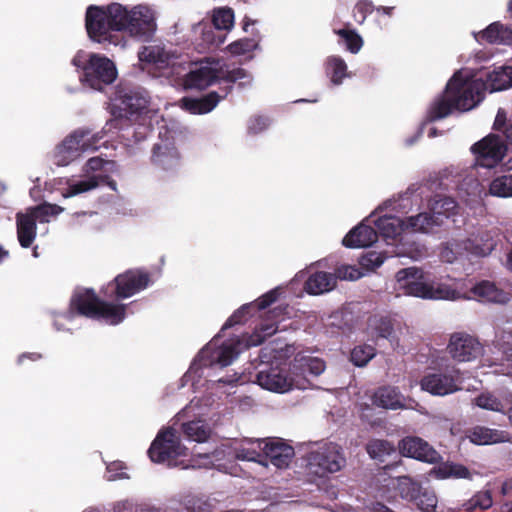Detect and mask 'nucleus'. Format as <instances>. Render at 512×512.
I'll list each match as a JSON object with an SVG mask.
<instances>
[{"instance_id": "3c124183", "label": "nucleus", "mask_w": 512, "mask_h": 512, "mask_svg": "<svg viewBox=\"0 0 512 512\" xmlns=\"http://www.w3.org/2000/svg\"><path fill=\"white\" fill-rule=\"evenodd\" d=\"M257 45L256 40L253 38H242L230 43L227 49L233 55H244L253 51Z\"/></svg>"}, {"instance_id": "1a4fd4ad", "label": "nucleus", "mask_w": 512, "mask_h": 512, "mask_svg": "<svg viewBox=\"0 0 512 512\" xmlns=\"http://www.w3.org/2000/svg\"><path fill=\"white\" fill-rule=\"evenodd\" d=\"M390 487L397 495L408 502H413L424 512H434L437 506L435 493L423 488L421 483L410 476H399L391 480Z\"/></svg>"}, {"instance_id": "7ed1b4c3", "label": "nucleus", "mask_w": 512, "mask_h": 512, "mask_svg": "<svg viewBox=\"0 0 512 512\" xmlns=\"http://www.w3.org/2000/svg\"><path fill=\"white\" fill-rule=\"evenodd\" d=\"M396 279L404 294L424 299H460V292L446 284H438L436 287L428 274L416 267L399 270Z\"/></svg>"}, {"instance_id": "864d4df0", "label": "nucleus", "mask_w": 512, "mask_h": 512, "mask_svg": "<svg viewBox=\"0 0 512 512\" xmlns=\"http://www.w3.org/2000/svg\"><path fill=\"white\" fill-rule=\"evenodd\" d=\"M374 11V5L369 0H360L353 9V18L358 24L364 23L366 17Z\"/></svg>"}, {"instance_id": "c9c22d12", "label": "nucleus", "mask_w": 512, "mask_h": 512, "mask_svg": "<svg viewBox=\"0 0 512 512\" xmlns=\"http://www.w3.org/2000/svg\"><path fill=\"white\" fill-rule=\"evenodd\" d=\"M264 439L245 440L236 449V458L264 465Z\"/></svg>"}, {"instance_id": "774afa93", "label": "nucleus", "mask_w": 512, "mask_h": 512, "mask_svg": "<svg viewBox=\"0 0 512 512\" xmlns=\"http://www.w3.org/2000/svg\"><path fill=\"white\" fill-rule=\"evenodd\" d=\"M504 136L508 144L512 145V120L508 122V126L504 130Z\"/></svg>"}, {"instance_id": "393cba45", "label": "nucleus", "mask_w": 512, "mask_h": 512, "mask_svg": "<svg viewBox=\"0 0 512 512\" xmlns=\"http://www.w3.org/2000/svg\"><path fill=\"white\" fill-rule=\"evenodd\" d=\"M468 438L477 445H490L510 442L512 436L508 431L477 425L468 430Z\"/></svg>"}, {"instance_id": "423d86ee", "label": "nucleus", "mask_w": 512, "mask_h": 512, "mask_svg": "<svg viewBox=\"0 0 512 512\" xmlns=\"http://www.w3.org/2000/svg\"><path fill=\"white\" fill-rule=\"evenodd\" d=\"M148 95L136 89H119L111 106L113 119L107 122V126L122 129L124 121H137L148 111Z\"/></svg>"}, {"instance_id": "72a5a7b5", "label": "nucleus", "mask_w": 512, "mask_h": 512, "mask_svg": "<svg viewBox=\"0 0 512 512\" xmlns=\"http://www.w3.org/2000/svg\"><path fill=\"white\" fill-rule=\"evenodd\" d=\"M405 223L406 231L408 232L428 233L434 227L441 226L443 220L433 215L432 212H421L417 215L406 217Z\"/></svg>"}, {"instance_id": "f257e3e1", "label": "nucleus", "mask_w": 512, "mask_h": 512, "mask_svg": "<svg viewBox=\"0 0 512 512\" xmlns=\"http://www.w3.org/2000/svg\"><path fill=\"white\" fill-rule=\"evenodd\" d=\"M289 314L288 304H281L269 310L252 334L223 343L215 352L210 364H218L221 367L229 366L242 351L252 346L261 345L266 338L274 335L278 331V324Z\"/></svg>"}, {"instance_id": "9b49d317", "label": "nucleus", "mask_w": 512, "mask_h": 512, "mask_svg": "<svg viewBox=\"0 0 512 512\" xmlns=\"http://www.w3.org/2000/svg\"><path fill=\"white\" fill-rule=\"evenodd\" d=\"M187 448L181 444L175 429L168 427L161 430L148 449V456L152 462L171 465L172 461L180 456H186Z\"/></svg>"}, {"instance_id": "09e8293b", "label": "nucleus", "mask_w": 512, "mask_h": 512, "mask_svg": "<svg viewBox=\"0 0 512 512\" xmlns=\"http://www.w3.org/2000/svg\"><path fill=\"white\" fill-rule=\"evenodd\" d=\"M280 353V349L274 348L272 344L262 347L259 351L258 357L253 360V363L259 362V369L264 368L266 365H275Z\"/></svg>"}, {"instance_id": "79ce46f5", "label": "nucleus", "mask_w": 512, "mask_h": 512, "mask_svg": "<svg viewBox=\"0 0 512 512\" xmlns=\"http://www.w3.org/2000/svg\"><path fill=\"white\" fill-rule=\"evenodd\" d=\"M433 472L439 479L446 478H468L470 472L467 467L461 464L445 463L437 468H433Z\"/></svg>"}, {"instance_id": "de8ad7c7", "label": "nucleus", "mask_w": 512, "mask_h": 512, "mask_svg": "<svg viewBox=\"0 0 512 512\" xmlns=\"http://www.w3.org/2000/svg\"><path fill=\"white\" fill-rule=\"evenodd\" d=\"M492 496L489 491L478 492L475 494L465 505L467 512L474 511L479 508L480 510H486L492 506Z\"/></svg>"}, {"instance_id": "0eeeda50", "label": "nucleus", "mask_w": 512, "mask_h": 512, "mask_svg": "<svg viewBox=\"0 0 512 512\" xmlns=\"http://www.w3.org/2000/svg\"><path fill=\"white\" fill-rule=\"evenodd\" d=\"M103 137V131L92 133L88 128H79L73 131L57 146L56 164L66 166L80 157L82 153L97 150Z\"/></svg>"}, {"instance_id": "e2e57ef3", "label": "nucleus", "mask_w": 512, "mask_h": 512, "mask_svg": "<svg viewBox=\"0 0 512 512\" xmlns=\"http://www.w3.org/2000/svg\"><path fill=\"white\" fill-rule=\"evenodd\" d=\"M499 40L497 44L512 45V29L500 23Z\"/></svg>"}, {"instance_id": "f8f14e48", "label": "nucleus", "mask_w": 512, "mask_h": 512, "mask_svg": "<svg viewBox=\"0 0 512 512\" xmlns=\"http://www.w3.org/2000/svg\"><path fill=\"white\" fill-rule=\"evenodd\" d=\"M114 3L106 7L89 6L85 15V27L88 36L99 43L105 42L110 37L111 31H118V21L114 18L112 7Z\"/></svg>"}, {"instance_id": "4be33fe9", "label": "nucleus", "mask_w": 512, "mask_h": 512, "mask_svg": "<svg viewBox=\"0 0 512 512\" xmlns=\"http://www.w3.org/2000/svg\"><path fill=\"white\" fill-rule=\"evenodd\" d=\"M398 448L403 456L422 462L435 464L441 459L440 454L420 437L407 436L399 442Z\"/></svg>"}, {"instance_id": "20e7f679", "label": "nucleus", "mask_w": 512, "mask_h": 512, "mask_svg": "<svg viewBox=\"0 0 512 512\" xmlns=\"http://www.w3.org/2000/svg\"><path fill=\"white\" fill-rule=\"evenodd\" d=\"M481 84L466 85L465 81L454 75L447 83L445 96L439 99L430 111L432 121L448 116L452 110L469 111L476 105L473 94L477 95Z\"/></svg>"}, {"instance_id": "412c9836", "label": "nucleus", "mask_w": 512, "mask_h": 512, "mask_svg": "<svg viewBox=\"0 0 512 512\" xmlns=\"http://www.w3.org/2000/svg\"><path fill=\"white\" fill-rule=\"evenodd\" d=\"M151 163L157 169L168 173H174L179 169L180 154L173 139H160L153 145Z\"/></svg>"}, {"instance_id": "2eb2a0df", "label": "nucleus", "mask_w": 512, "mask_h": 512, "mask_svg": "<svg viewBox=\"0 0 512 512\" xmlns=\"http://www.w3.org/2000/svg\"><path fill=\"white\" fill-rule=\"evenodd\" d=\"M84 81L94 89H102L104 85L111 84L117 71L114 63L107 57L92 54L83 67Z\"/></svg>"}, {"instance_id": "39448f33", "label": "nucleus", "mask_w": 512, "mask_h": 512, "mask_svg": "<svg viewBox=\"0 0 512 512\" xmlns=\"http://www.w3.org/2000/svg\"><path fill=\"white\" fill-rule=\"evenodd\" d=\"M112 12L118 21V31L145 41L153 37L157 25L152 10L147 6L137 5L129 10L122 4L114 3Z\"/></svg>"}, {"instance_id": "bf43d9fd", "label": "nucleus", "mask_w": 512, "mask_h": 512, "mask_svg": "<svg viewBox=\"0 0 512 512\" xmlns=\"http://www.w3.org/2000/svg\"><path fill=\"white\" fill-rule=\"evenodd\" d=\"M27 213L31 215L34 220L40 223H45L49 221V210L47 209L46 202L34 207L27 209Z\"/></svg>"}, {"instance_id": "49530a36", "label": "nucleus", "mask_w": 512, "mask_h": 512, "mask_svg": "<svg viewBox=\"0 0 512 512\" xmlns=\"http://www.w3.org/2000/svg\"><path fill=\"white\" fill-rule=\"evenodd\" d=\"M213 25L219 30H229L234 22V12L231 8H219L214 11Z\"/></svg>"}, {"instance_id": "0e129e2a", "label": "nucleus", "mask_w": 512, "mask_h": 512, "mask_svg": "<svg viewBox=\"0 0 512 512\" xmlns=\"http://www.w3.org/2000/svg\"><path fill=\"white\" fill-rule=\"evenodd\" d=\"M105 161L100 157H92L86 162V171H98L104 167Z\"/></svg>"}, {"instance_id": "a878e982", "label": "nucleus", "mask_w": 512, "mask_h": 512, "mask_svg": "<svg viewBox=\"0 0 512 512\" xmlns=\"http://www.w3.org/2000/svg\"><path fill=\"white\" fill-rule=\"evenodd\" d=\"M378 240L377 231L363 223L357 225L343 238L342 244L348 248L369 247Z\"/></svg>"}, {"instance_id": "ea45409f", "label": "nucleus", "mask_w": 512, "mask_h": 512, "mask_svg": "<svg viewBox=\"0 0 512 512\" xmlns=\"http://www.w3.org/2000/svg\"><path fill=\"white\" fill-rule=\"evenodd\" d=\"M367 453L372 459L383 462L386 456L395 452L394 446L387 440L373 439L366 446Z\"/></svg>"}, {"instance_id": "dca6fc26", "label": "nucleus", "mask_w": 512, "mask_h": 512, "mask_svg": "<svg viewBox=\"0 0 512 512\" xmlns=\"http://www.w3.org/2000/svg\"><path fill=\"white\" fill-rule=\"evenodd\" d=\"M256 380L262 388L272 392L284 393L295 388L289 368L287 369L285 364L281 366L279 361H276L275 365L260 368Z\"/></svg>"}, {"instance_id": "b1692460", "label": "nucleus", "mask_w": 512, "mask_h": 512, "mask_svg": "<svg viewBox=\"0 0 512 512\" xmlns=\"http://www.w3.org/2000/svg\"><path fill=\"white\" fill-rule=\"evenodd\" d=\"M141 62L154 65L158 69H165L178 63L180 54L176 50H167L162 44H149L143 46L138 52Z\"/></svg>"}, {"instance_id": "a19ab883", "label": "nucleus", "mask_w": 512, "mask_h": 512, "mask_svg": "<svg viewBox=\"0 0 512 512\" xmlns=\"http://www.w3.org/2000/svg\"><path fill=\"white\" fill-rule=\"evenodd\" d=\"M457 209V202L448 196H439L431 205L433 215L438 216L442 220L443 217L448 218L450 215L456 214Z\"/></svg>"}, {"instance_id": "4468645a", "label": "nucleus", "mask_w": 512, "mask_h": 512, "mask_svg": "<svg viewBox=\"0 0 512 512\" xmlns=\"http://www.w3.org/2000/svg\"><path fill=\"white\" fill-rule=\"evenodd\" d=\"M325 367V362L322 359L304 352L297 353L289 364V372H291L295 388H309L311 386L309 377L321 375Z\"/></svg>"}, {"instance_id": "e433bc0d", "label": "nucleus", "mask_w": 512, "mask_h": 512, "mask_svg": "<svg viewBox=\"0 0 512 512\" xmlns=\"http://www.w3.org/2000/svg\"><path fill=\"white\" fill-rule=\"evenodd\" d=\"M109 177L107 175H98L92 176L88 179L81 180L75 183H72L68 186V189L65 193H63L64 197L75 196L80 193H84L90 191L96 187H98L101 183L108 181Z\"/></svg>"}, {"instance_id": "4d7b16f0", "label": "nucleus", "mask_w": 512, "mask_h": 512, "mask_svg": "<svg viewBox=\"0 0 512 512\" xmlns=\"http://www.w3.org/2000/svg\"><path fill=\"white\" fill-rule=\"evenodd\" d=\"M247 76V72L243 68H234L232 70H225L221 65V73L219 76V81H225L229 84L235 83L238 80L244 79Z\"/></svg>"}, {"instance_id": "f704fd0d", "label": "nucleus", "mask_w": 512, "mask_h": 512, "mask_svg": "<svg viewBox=\"0 0 512 512\" xmlns=\"http://www.w3.org/2000/svg\"><path fill=\"white\" fill-rule=\"evenodd\" d=\"M375 225L380 235L386 240H397L406 231L405 219L397 216L385 215L380 217Z\"/></svg>"}, {"instance_id": "69168bd1", "label": "nucleus", "mask_w": 512, "mask_h": 512, "mask_svg": "<svg viewBox=\"0 0 512 512\" xmlns=\"http://www.w3.org/2000/svg\"><path fill=\"white\" fill-rule=\"evenodd\" d=\"M42 358V355L37 352H27L23 353L18 357V364H22L25 359H29L31 361H38Z\"/></svg>"}, {"instance_id": "13d9d810", "label": "nucleus", "mask_w": 512, "mask_h": 512, "mask_svg": "<svg viewBox=\"0 0 512 512\" xmlns=\"http://www.w3.org/2000/svg\"><path fill=\"white\" fill-rule=\"evenodd\" d=\"M269 125V120L265 116L255 115L252 116L247 125V130L249 134H258L263 132Z\"/></svg>"}, {"instance_id": "ddd939ff", "label": "nucleus", "mask_w": 512, "mask_h": 512, "mask_svg": "<svg viewBox=\"0 0 512 512\" xmlns=\"http://www.w3.org/2000/svg\"><path fill=\"white\" fill-rule=\"evenodd\" d=\"M462 382L460 370L451 367L425 374L420 380V386L432 395L445 396L462 390Z\"/></svg>"}, {"instance_id": "8fccbe9b", "label": "nucleus", "mask_w": 512, "mask_h": 512, "mask_svg": "<svg viewBox=\"0 0 512 512\" xmlns=\"http://www.w3.org/2000/svg\"><path fill=\"white\" fill-rule=\"evenodd\" d=\"M254 308V304H244L237 309L225 322L222 330L229 329L237 324H241L247 320V316L251 314V310Z\"/></svg>"}, {"instance_id": "7c9ffc66", "label": "nucleus", "mask_w": 512, "mask_h": 512, "mask_svg": "<svg viewBox=\"0 0 512 512\" xmlns=\"http://www.w3.org/2000/svg\"><path fill=\"white\" fill-rule=\"evenodd\" d=\"M221 97L212 91L200 97H184L181 99L182 107L191 114H206L211 112L219 103Z\"/></svg>"}, {"instance_id": "cd10ccee", "label": "nucleus", "mask_w": 512, "mask_h": 512, "mask_svg": "<svg viewBox=\"0 0 512 512\" xmlns=\"http://www.w3.org/2000/svg\"><path fill=\"white\" fill-rule=\"evenodd\" d=\"M497 241L492 231H481L473 238H469L464 243V248L467 252L479 256L485 257L492 253L496 248Z\"/></svg>"}, {"instance_id": "a18cd8bd", "label": "nucleus", "mask_w": 512, "mask_h": 512, "mask_svg": "<svg viewBox=\"0 0 512 512\" xmlns=\"http://www.w3.org/2000/svg\"><path fill=\"white\" fill-rule=\"evenodd\" d=\"M375 356V348L370 345L356 346L350 354L351 362L358 367L365 366Z\"/></svg>"}, {"instance_id": "a211bd4d", "label": "nucleus", "mask_w": 512, "mask_h": 512, "mask_svg": "<svg viewBox=\"0 0 512 512\" xmlns=\"http://www.w3.org/2000/svg\"><path fill=\"white\" fill-rule=\"evenodd\" d=\"M466 85L481 84L478 94L472 95L478 105L485 96V92H496L508 89L512 86V66L495 67L485 74V79L477 78L465 81Z\"/></svg>"}, {"instance_id": "c85d7f7f", "label": "nucleus", "mask_w": 512, "mask_h": 512, "mask_svg": "<svg viewBox=\"0 0 512 512\" xmlns=\"http://www.w3.org/2000/svg\"><path fill=\"white\" fill-rule=\"evenodd\" d=\"M17 238L22 248H29L37 235V223L34 218L27 213L19 212L16 214Z\"/></svg>"}, {"instance_id": "37998d69", "label": "nucleus", "mask_w": 512, "mask_h": 512, "mask_svg": "<svg viewBox=\"0 0 512 512\" xmlns=\"http://www.w3.org/2000/svg\"><path fill=\"white\" fill-rule=\"evenodd\" d=\"M334 32L342 38L346 49L350 53L356 54L361 50L364 42L362 37L355 30L343 28L334 30Z\"/></svg>"}, {"instance_id": "58836bf2", "label": "nucleus", "mask_w": 512, "mask_h": 512, "mask_svg": "<svg viewBox=\"0 0 512 512\" xmlns=\"http://www.w3.org/2000/svg\"><path fill=\"white\" fill-rule=\"evenodd\" d=\"M489 194L500 198L512 197V174L494 178L489 184Z\"/></svg>"}, {"instance_id": "aec40b11", "label": "nucleus", "mask_w": 512, "mask_h": 512, "mask_svg": "<svg viewBox=\"0 0 512 512\" xmlns=\"http://www.w3.org/2000/svg\"><path fill=\"white\" fill-rule=\"evenodd\" d=\"M220 73V61L206 59L185 75L183 79L184 87L187 89L203 90L219 81Z\"/></svg>"}, {"instance_id": "338daca9", "label": "nucleus", "mask_w": 512, "mask_h": 512, "mask_svg": "<svg viewBox=\"0 0 512 512\" xmlns=\"http://www.w3.org/2000/svg\"><path fill=\"white\" fill-rule=\"evenodd\" d=\"M371 512H395L381 502H375L370 508Z\"/></svg>"}, {"instance_id": "473e14b6", "label": "nucleus", "mask_w": 512, "mask_h": 512, "mask_svg": "<svg viewBox=\"0 0 512 512\" xmlns=\"http://www.w3.org/2000/svg\"><path fill=\"white\" fill-rule=\"evenodd\" d=\"M337 283V277L329 272L318 271L309 276L304 288L308 294L319 295L332 290Z\"/></svg>"}, {"instance_id": "5701e85b", "label": "nucleus", "mask_w": 512, "mask_h": 512, "mask_svg": "<svg viewBox=\"0 0 512 512\" xmlns=\"http://www.w3.org/2000/svg\"><path fill=\"white\" fill-rule=\"evenodd\" d=\"M264 465L268 462L278 469L287 468L295 455L294 448L280 438L264 439Z\"/></svg>"}, {"instance_id": "680f3d73", "label": "nucleus", "mask_w": 512, "mask_h": 512, "mask_svg": "<svg viewBox=\"0 0 512 512\" xmlns=\"http://www.w3.org/2000/svg\"><path fill=\"white\" fill-rule=\"evenodd\" d=\"M507 126V113L503 108H499L494 120L493 129L504 133Z\"/></svg>"}, {"instance_id": "2f4dec72", "label": "nucleus", "mask_w": 512, "mask_h": 512, "mask_svg": "<svg viewBox=\"0 0 512 512\" xmlns=\"http://www.w3.org/2000/svg\"><path fill=\"white\" fill-rule=\"evenodd\" d=\"M367 329L374 339L390 340L394 334V319L390 315L374 314L368 318Z\"/></svg>"}, {"instance_id": "052dcab7", "label": "nucleus", "mask_w": 512, "mask_h": 512, "mask_svg": "<svg viewBox=\"0 0 512 512\" xmlns=\"http://www.w3.org/2000/svg\"><path fill=\"white\" fill-rule=\"evenodd\" d=\"M384 256L375 251L368 252L362 257V265L371 268H378L384 262Z\"/></svg>"}, {"instance_id": "5fc2aeb1", "label": "nucleus", "mask_w": 512, "mask_h": 512, "mask_svg": "<svg viewBox=\"0 0 512 512\" xmlns=\"http://www.w3.org/2000/svg\"><path fill=\"white\" fill-rule=\"evenodd\" d=\"M499 29H501L500 22H493L487 28L479 32L476 39L478 41H486L490 44H497L499 40Z\"/></svg>"}, {"instance_id": "6e6d98bb", "label": "nucleus", "mask_w": 512, "mask_h": 512, "mask_svg": "<svg viewBox=\"0 0 512 512\" xmlns=\"http://www.w3.org/2000/svg\"><path fill=\"white\" fill-rule=\"evenodd\" d=\"M280 294V288H274L268 291L267 293L263 294L255 302H253L254 307H256L257 310H264L273 303H275L278 300Z\"/></svg>"}, {"instance_id": "f3484780", "label": "nucleus", "mask_w": 512, "mask_h": 512, "mask_svg": "<svg viewBox=\"0 0 512 512\" xmlns=\"http://www.w3.org/2000/svg\"><path fill=\"white\" fill-rule=\"evenodd\" d=\"M479 166L493 168L500 163L505 156L506 146L500 136L490 134L471 147Z\"/></svg>"}, {"instance_id": "bb28decb", "label": "nucleus", "mask_w": 512, "mask_h": 512, "mask_svg": "<svg viewBox=\"0 0 512 512\" xmlns=\"http://www.w3.org/2000/svg\"><path fill=\"white\" fill-rule=\"evenodd\" d=\"M471 293L474 298L482 302L504 304L509 300V294L489 280H482L476 283L472 287Z\"/></svg>"}, {"instance_id": "9d476101", "label": "nucleus", "mask_w": 512, "mask_h": 512, "mask_svg": "<svg viewBox=\"0 0 512 512\" xmlns=\"http://www.w3.org/2000/svg\"><path fill=\"white\" fill-rule=\"evenodd\" d=\"M346 465L343 448L333 442L325 443L309 453V470L317 476L323 477L328 473H336Z\"/></svg>"}, {"instance_id": "c756f323", "label": "nucleus", "mask_w": 512, "mask_h": 512, "mask_svg": "<svg viewBox=\"0 0 512 512\" xmlns=\"http://www.w3.org/2000/svg\"><path fill=\"white\" fill-rule=\"evenodd\" d=\"M372 403L384 409H401L404 408L403 396L398 388L391 386L379 387L372 396Z\"/></svg>"}, {"instance_id": "4c0bfd02", "label": "nucleus", "mask_w": 512, "mask_h": 512, "mask_svg": "<svg viewBox=\"0 0 512 512\" xmlns=\"http://www.w3.org/2000/svg\"><path fill=\"white\" fill-rule=\"evenodd\" d=\"M347 65L339 56H330L326 60V74L334 85L342 83L346 77Z\"/></svg>"}, {"instance_id": "6e6552de", "label": "nucleus", "mask_w": 512, "mask_h": 512, "mask_svg": "<svg viewBox=\"0 0 512 512\" xmlns=\"http://www.w3.org/2000/svg\"><path fill=\"white\" fill-rule=\"evenodd\" d=\"M150 283L149 272L141 269H129L104 285L100 293L105 299L119 301L146 289Z\"/></svg>"}, {"instance_id": "c03bdc74", "label": "nucleus", "mask_w": 512, "mask_h": 512, "mask_svg": "<svg viewBox=\"0 0 512 512\" xmlns=\"http://www.w3.org/2000/svg\"><path fill=\"white\" fill-rule=\"evenodd\" d=\"M182 431L188 439L196 442H204L209 437L208 431L200 421H190L182 424Z\"/></svg>"}, {"instance_id": "f03ea898", "label": "nucleus", "mask_w": 512, "mask_h": 512, "mask_svg": "<svg viewBox=\"0 0 512 512\" xmlns=\"http://www.w3.org/2000/svg\"><path fill=\"white\" fill-rule=\"evenodd\" d=\"M126 304L101 299L92 288L76 290L69 304L70 312L94 320H105L111 325L121 323L126 317Z\"/></svg>"}, {"instance_id": "6ab92c4d", "label": "nucleus", "mask_w": 512, "mask_h": 512, "mask_svg": "<svg viewBox=\"0 0 512 512\" xmlns=\"http://www.w3.org/2000/svg\"><path fill=\"white\" fill-rule=\"evenodd\" d=\"M447 352L458 362H469L482 355L483 346L476 337L466 332H455L450 336Z\"/></svg>"}, {"instance_id": "603ef678", "label": "nucleus", "mask_w": 512, "mask_h": 512, "mask_svg": "<svg viewBox=\"0 0 512 512\" xmlns=\"http://www.w3.org/2000/svg\"><path fill=\"white\" fill-rule=\"evenodd\" d=\"M476 405L480 408L501 411L503 409L502 402L490 393H482L476 398Z\"/></svg>"}]
</instances>
